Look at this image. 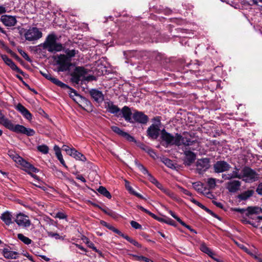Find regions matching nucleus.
<instances>
[{
    "label": "nucleus",
    "instance_id": "nucleus-37",
    "mask_svg": "<svg viewBox=\"0 0 262 262\" xmlns=\"http://www.w3.org/2000/svg\"><path fill=\"white\" fill-rule=\"evenodd\" d=\"M119 235L122 236L123 238L126 239L127 241H128L130 243L133 244L134 246H137L138 247H140V245L135 240L133 239V238H130L127 235H124L123 233H121V234H119Z\"/></svg>",
    "mask_w": 262,
    "mask_h": 262
},
{
    "label": "nucleus",
    "instance_id": "nucleus-54",
    "mask_svg": "<svg viewBox=\"0 0 262 262\" xmlns=\"http://www.w3.org/2000/svg\"><path fill=\"white\" fill-rule=\"evenodd\" d=\"M130 225L133 228H134L136 229L141 228V226L136 221H131Z\"/></svg>",
    "mask_w": 262,
    "mask_h": 262
},
{
    "label": "nucleus",
    "instance_id": "nucleus-7",
    "mask_svg": "<svg viewBox=\"0 0 262 262\" xmlns=\"http://www.w3.org/2000/svg\"><path fill=\"white\" fill-rule=\"evenodd\" d=\"M25 37L28 41H34L42 37L41 32L36 27L30 28L24 34Z\"/></svg>",
    "mask_w": 262,
    "mask_h": 262
},
{
    "label": "nucleus",
    "instance_id": "nucleus-24",
    "mask_svg": "<svg viewBox=\"0 0 262 262\" xmlns=\"http://www.w3.org/2000/svg\"><path fill=\"white\" fill-rule=\"evenodd\" d=\"M1 219L7 225H10L13 223L12 215L8 211L3 213L1 215Z\"/></svg>",
    "mask_w": 262,
    "mask_h": 262
},
{
    "label": "nucleus",
    "instance_id": "nucleus-4",
    "mask_svg": "<svg viewBox=\"0 0 262 262\" xmlns=\"http://www.w3.org/2000/svg\"><path fill=\"white\" fill-rule=\"evenodd\" d=\"M7 128L16 133L25 134L28 136H32L35 133L33 129L26 128L24 126L19 124L14 125L11 121Z\"/></svg>",
    "mask_w": 262,
    "mask_h": 262
},
{
    "label": "nucleus",
    "instance_id": "nucleus-25",
    "mask_svg": "<svg viewBox=\"0 0 262 262\" xmlns=\"http://www.w3.org/2000/svg\"><path fill=\"white\" fill-rule=\"evenodd\" d=\"M17 254V252L10 251L7 248L4 249L3 251V256L8 259H16Z\"/></svg>",
    "mask_w": 262,
    "mask_h": 262
},
{
    "label": "nucleus",
    "instance_id": "nucleus-3",
    "mask_svg": "<svg viewBox=\"0 0 262 262\" xmlns=\"http://www.w3.org/2000/svg\"><path fill=\"white\" fill-rule=\"evenodd\" d=\"M56 61L58 66V72L68 71L72 66L71 59L67 57L64 54L58 55Z\"/></svg>",
    "mask_w": 262,
    "mask_h": 262
},
{
    "label": "nucleus",
    "instance_id": "nucleus-5",
    "mask_svg": "<svg viewBox=\"0 0 262 262\" xmlns=\"http://www.w3.org/2000/svg\"><path fill=\"white\" fill-rule=\"evenodd\" d=\"M88 71L81 67H76L71 74V80L73 83L78 84L80 81H83L85 75L88 74Z\"/></svg>",
    "mask_w": 262,
    "mask_h": 262
},
{
    "label": "nucleus",
    "instance_id": "nucleus-58",
    "mask_svg": "<svg viewBox=\"0 0 262 262\" xmlns=\"http://www.w3.org/2000/svg\"><path fill=\"white\" fill-rule=\"evenodd\" d=\"M48 234L49 236L55 237L56 239H60L61 237L59 235V234L56 233H53L51 232H48Z\"/></svg>",
    "mask_w": 262,
    "mask_h": 262
},
{
    "label": "nucleus",
    "instance_id": "nucleus-56",
    "mask_svg": "<svg viewBox=\"0 0 262 262\" xmlns=\"http://www.w3.org/2000/svg\"><path fill=\"white\" fill-rule=\"evenodd\" d=\"M95 79V78L94 76L87 75H85L82 81H92Z\"/></svg>",
    "mask_w": 262,
    "mask_h": 262
},
{
    "label": "nucleus",
    "instance_id": "nucleus-22",
    "mask_svg": "<svg viewBox=\"0 0 262 262\" xmlns=\"http://www.w3.org/2000/svg\"><path fill=\"white\" fill-rule=\"evenodd\" d=\"M242 174L239 173V170L236 168L231 173L228 174H223L222 177L225 180H230L233 178H238L241 179Z\"/></svg>",
    "mask_w": 262,
    "mask_h": 262
},
{
    "label": "nucleus",
    "instance_id": "nucleus-15",
    "mask_svg": "<svg viewBox=\"0 0 262 262\" xmlns=\"http://www.w3.org/2000/svg\"><path fill=\"white\" fill-rule=\"evenodd\" d=\"M16 109L18 111H19L26 119H27L29 121H31L32 120V114L21 104L18 103L16 106Z\"/></svg>",
    "mask_w": 262,
    "mask_h": 262
},
{
    "label": "nucleus",
    "instance_id": "nucleus-62",
    "mask_svg": "<svg viewBox=\"0 0 262 262\" xmlns=\"http://www.w3.org/2000/svg\"><path fill=\"white\" fill-rule=\"evenodd\" d=\"M174 219H175L178 222H179L182 225H185V223L182 221L180 218H179L178 216H177L176 214L174 215H173L172 216Z\"/></svg>",
    "mask_w": 262,
    "mask_h": 262
},
{
    "label": "nucleus",
    "instance_id": "nucleus-12",
    "mask_svg": "<svg viewBox=\"0 0 262 262\" xmlns=\"http://www.w3.org/2000/svg\"><path fill=\"white\" fill-rule=\"evenodd\" d=\"M111 128L114 132H115L118 135L124 137L128 141H129L130 142H135L136 141L133 137L130 136L128 133L124 132L123 130H122L121 129H120L118 127H117L116 126H112L111 127Z\"/></svg>",
    "mask_w": 262,
    "mask_h": 262
},
{
    "label": "nucleus",
    "instance_id": "nucleus-39",
    "mask_svg": "<svg viewBox=\"0 0 262 262\" xmlns=\"http://www.w3.org/2000/svg\"><path fill=\"white\" fill-rule=\"evenodd\" d=\"M162 162L165 164V165H166L167 167L170 168H175V166L173 164L172 161L168 158H163Z\"/></svg>",
    "mask_w": 262,
    "mask_h": 262
},
{
    "label": "nucleus",
    "instance_id": "nucleus-9",
    "mask_svg": "<svg viewBox=\"0 0 262 262\" xmlns=\"http://www.w3.org/2000/svg\"><path fill=\"white\" fill-rule=\"evenodd\" d=\"M231 168L230 165L226 161H219L213 165L214 171L216 173H221L227 171Z\"/></svg>",
    "mask_w": 262,
    "mask_h": 262
},
{
    "label": "nucleus",
    "instance_id": "nucleus-38",
    "mask_svg": "<svg viewBox=\"0 0 262 262\" xmlns=\"http://www.w3.org/2000/svg\"><path fill=\"white\" fill-rule=\"evenodd\" d=\"M133 256L135 257V259L139 261L144 262H154L151 259H150L143 256H139L137 255H133Z\"/></svg>",
    "mask_w": 262,
    "mask_h": 262
},
{
    "label": "nucleus",
    "instance_id": "nucleus-10",
    "mask_svg": "<svg viewBox=\"0 0 262 262\" xmlns=\"http://www.w3.org/2000/svg\"><path fill=\"white\" fill-rule=\"evenodd\" d=\"M14 221L19 226L23 227H28L31 224L28 217L22 213L17 214Z\"/></svg>",
    "mask_w": 262,
    "mask_h": 262
},
{
    "label": "nucleus",
    "instance_id": "nucleus-27",
    "mask_svg": "<svg viewBox=\"0 0 262 262\" xmlns=\"http://www.w3.org/2000/svg\"><path fill=\"white\" fill-rule=\"evenodd\" d=\"M253 190H248L239 194L238 195V198L241 200H246L250 196H251L253 195Z\"/></svg>",
    "mask_w": 262,
    "mask_h": 262
},
{
    "label": "nucleus",
    "instance_id": "nucleus-49",
    "mask_svg": "<svg viewBox=\"0 0 262 262\" xmlns=\"http://www.w3.org/2000/svg\"><path fill=\"white\" fill-rule=\"evenodd\" d=\"M40 73L43 77H45L48 80H50L51 81H52L54 78V77H53L52 75L48 72L44 73L43 72H40Z\"/></svg>",
    "mask_w": 262,
    "mask_h": 262
},
{
    "label": "nucleus",
    "instance_id": "nucleus-52",
    "mask_svg": "<svg viewBox=\"0 0 262 262\" xmlns=\"http://www.w3.org/2000/svg\"><path fill=\"white\" fill-rule=\"evenodd\" d=\"M19 53L21 54V55L27 61H30L31 60L29 56L27 54L26 52L25 51H23V50H20L19 51Z\"/></svg>",
    "mask_w": 262,
    "mask_h": 262
},
{
    "label": "nucleus",
    "instance_id": "nucleus-20",
    "mask_svg": "<svg viewBox=\"0 0 262 262\" xmlns=\"http://www.w3.org/2000/svg\"><path fill=\"white\" fill-rule=\"evenodd\" d=\"M1 56L2 59L7 65L10 67L12 70L17 72H19V69L17 67L15 63L6 55H1Z\"/></svg>",
    "mask_w": 262,
    "mask_h": 262
},
{
    "label": "nucleus",
    "instance_id": "nucleus-57",
    "mask_svg": "<svg viewBox=\"0 0 262 262\" xmlns=\"http://www.w3.org/2000/svg\"><path fill=\"white\" fill-rule=\"evenodd\" d=\"M68 89L70 90L69 95L71 98H73L74 96H78V94L77 93V92L75 90H74V89H73L70 87Z\"/></svg>",
    "mask_w": 262,
    "mask_h": 262
},
{
    "label": "nucleus",
    "instance_id": "nucleus-35",
    "mask_svg": "<svg viewBox=\"0 0 262 262\" xmlns=\"http://www.w3.org/2000/svg\"><path fill=\"white\" fill-rule=\"evenodd\" d=\"M51 82L61 88H63V89L69 88V86H68L67 84L63 83L62 82H61V81L59 80L58 79H57L55 77L53 78V79H52Z\"/></svg>",
    "mask_w": 262,
    "mask_h": 262
},
{
    "label": "nucleus",
    "instance_id": "nucleus-19",
    "mask_svg": "<svg viewBox=\"0 0 262 262\" xmlns=\"http://www.w3.org/2000/svg\"><path fill=\"white\" fill-rule=\"evenodd\" d=\"M122 115V117L124 118V119L128 122H132V112L130 108L126 106H124L121 110V112L119 113V114L118 115V116L121 115Z\"/></svg>",
    "mask_w": 262,
    "mask_h": 262
},
{
    "label": "nucleus",
    "instance_id": "nucleus-60",
    "mask_svg": "<svg viewBox=\"0 0 262 262\" xmlns=\"http://www.w3.org/2000/svg\"><path fill=\"white\" fill-rule=\"evenodd\" d=\"M243 222L245 224H250L252 226H253V227H257L259 224H258V222H257V223H253V222H252L250 221H248V220H244L243 221Z\"/></svg>",
    "mask_w": 262,
    "mask_h": 262
},
{
    "label": "nucleus",
    "instance_id": "nucleus-16",
    "mask_svg": "<svg viewBox=\"0 0 262 262\" xmlns=\"http://www.w3.org/2000/svg\"><path fill=\"white\" fill-rule=\"evenodd\" d=\"M90 94L91 97L97 102L100 103L103 101L104 99V96L102 93L96 89H92L90 91Z\"/></svg>",
    "mask_w": 262,
    "mask_h": 262
},
{
    "label": "nucleus",
    "instance_id": "nucleus-34",
    "mask_svg": "<svg viewBox=\"0 0 262 262\" xmlns=\"http://www.w3.org/2000/svg\"><path fill=\"white\" fill-rule=\"evenodd\" d=\"M101 224L104 226H105L106 227H107L108 229H109L110 230L113 231L114 232L117 233V234L119 235V234H121V232L120 231H119V230H118L117 229L115 228L114 226H113L112 225H110V224H107L106 222H105V221H101Z\"/></svg>",
    "mask_w": 262,
    "mask_h": 262
},
{
    "label": "nucleus",
    "instance_id": "nucleus-47",
    "mask_svg": "<svg viewBox=\"0 0 262 262\" xmlns=\"http://www.w3.org/2000/svg\"><path fill=\"white\" fill-rule=\"evenodd\" d=\"M189 200L191 202H192L194 204L196 205L200 208L203 209L204 210H205V208H206L205 206H204L201 203L199 202L198 201H197L196 200H195V199H194L192 198H190Z\"/></svg>",
    "mask_w": 262,
    "mask_h": 262
},
{
    "label": "nucleus",
    "instance_id": "nucleus-33",
    "mask_svg": "<svg viewBox=\"0 0 262 262\" xmlns=\"http://www.w3.org/2000/svg\"><path fill=\"white\" fill-rule=\"evenodd\" d=\"M262 213V207H248V213L249 214H258Z\"/></svg>",
    "mask_w": 262,
    "mask_h": 262
},
{
    "label": "nucleus",
    "instance_id": "nucleus-1",
    "mask_svg": "<svg viewBox=\"0 0 262 262\" xmlns=\"http://www.w3.org/2000/svg\"><path fill=\"white\" fill-rule=\"evenodd\" d=\"M161 138L168 145H174L178 146L184 145L187 146L195 143L198 144L195 141L191 139L190 136L188 134L185 135L184 136L178 134L173 136L166 132L165 129H163L161 132Z\"/></svg>",
    "mask_w": 262,
    "mask_h": 262
},
{
    "label": "nucleus",
    "instance_id": "nucleus-46",
    "mask_svg": "<svg viewBox=\"0 0 262 262\" xmlns=\"http://www.w3.org/2000/svg\"><path fill=\"white\" fill-rule=\"evenodd\" d=\"M136 165L138 166V168L142 172V173L144 174H148V171L147 169L144 167L143 165L140 163H138L136 162Z\"/></svg>",
    "mask_w": 262,
    "mask_h": 262
},
{
    "label": "nucleus",
    "instance_id": "nucleus-63",
    "mask_svg": "<svg viewBox=\"0 0 262 262\" xmlns=\"http://www.w3.org/2000/svg\"><path fill=\"white\" fill-rule=\"evenodd\" d=\"M23 255H24L25 256L27 257L30 260H31V261H34V260H33V257L32 255H30L29 254V253L28 252H25L23 254Z\"/></svg>",
    "mask_w": 262,
    "mask_h": 262
},
{
    "label": "nucleus",
    "instance_id": "nucleus-29",
    "mask_svg": "<svg viewBox=\"0 0 262 262\" xmlns=\"http://www.w3.org/2000/svg\"><path fill=\"white\" fill-rule=\"evenodd\" d=\"M71 156L73 157L76 160H81L82 161H85L86 160V158L84 157V156L80 152L77 151L75 148L74 150H73Z\"/></svg>",
    "mask_w": 262,
    "mask_h": 262
},
{
    "label": "nucleus",
    "instance_id": "nucleus-14",
    "mask_svg": "<svg viewBox=\"0 0 262 262\" xmlns=\"http://www.w3.org/2000/svg\"><path fill=\"white\" fill-rule=\"evenodd\" d=\"M18 164L21 165L23 167L24 169L29 174H31L32 172L36 173L38 171V170L36 168L34 167L32 165L23 158L21 159Z\"/></svg>",
    "mask_w": 262,
    "mask_h": 262
},
{
    "label": "nucleus",
    "instance_id": "nucleus-41",
    "mask_svg": "<svg viewBox=\"0 0 262 262\" xmlns=\"http://www.w3.org/2000/svg\"><path fill=\"white\" fill-rule=\"evenodd\" d=\"M38 150L44 154H47L49 152V148L46 145H39L37 147Z\"/></svg>",
    "mask_w": 262,
    "mask_h": 262
},
{
    "label": "nucleus",
    "instance_id": "nucleus-13",
    "mask_svg": "<svg viewBox=\"0 0 262 262\" xmlns=\"http://www.w3.org/2000/svg\"><path fill=\"white\" fill-rule=\"evenodd\" d=\"M1 20L7 27L14 26L17 23L15 17L11 15H3L1 17Z\"/></svg>",
    "mask_w": 262,
    "mask_h": 262
},
{
    "label": "nucleus",
    "instance_id": "nucleus-64",
    "mask_svg": "<svg viewBox=\"0 0 262 262\" xmlns=\"http://www.w3.org/2000/svg\"><path fill=\"white\" fill-rule=\"evenodd\" d=\"M256 191L258 194H262V182L258 186Z\"/></svg>",
    "mask_w": 262,
    "mask_h": 262
},
{
    "label": "nucleus",
    "instance_id": "nucleus-50",
    "mask_svg": "<svg viewBox=\"0 0 262 262\" xmlns=\"http://www.w3.org/2000/svg\"><path fill=\"white\" fill-rule=\"evenodd\" d=\"M157 219L159 221H163L168 224H169V225H172V226H175V224L174 223V221L173 220H172L171 219H168L167 220H163V219H158L157 218Z\"/></svg>",
    "mask_w": 262,
    "mask_h": 262
},
{
    "label": "nucleus",
    "instance_id": "nucleus-48",
    "mask_svg": "<svg viewBox=\"0 0 262 262\" xmlns=\"http://www.w3.org/2000/svg\"><path fill=\"white\" fill-rule=\"evenodd\" d=\"M58 160L60 161L61 164L65 167L67 168V166L65 163V162L63 159L61 153H58V155H56Z\"/></svg>",
    "mask_w": 262,
    "mask_h": 262
},
{
    "label": "nucleus",
    "instance_id": "nucleus-42",
    "mask_svg": "<svg viewBox=\"0 0 262 262\" xmlns=\"http://www.w3.org/2000/svg\"><path fill=\"white\" fill-rule=\"evenodd\" d=\"M192 186L193 188L198 192H202L203 188V184L201 182L193 183Z\"/></svg>",
    "mask_w": 262,
    "mask_h": 262
},
{
    "label": "nucleus",
    "instance_id": "nucleus-26",
    "mask_svg": "<svg viewBox=\"0 0 262 262\" xmlns=\"http://www.w3.org/2000/svg\"><path fill=\"white\" fill-rule=\"evenodd\" d=\"M184 154L186 157V163H187L188 165H190L194 161L195 155L193 152L190 150H186L184 152Z\"/></svg>",
    "mask_w": 262,
    "mask_h": 262
},
{
    "label": "nucleus",
    "instance_id": "nucleus-40",
    "mask_svg": "<svg viewBox=\"0 0 262 262\" xmlns=\"http://www.w3.org/2000/svg\"><path fill=\"white\" fill-rule=\"evenodd\" d=\"M207 184L210 188H213L216 185V179L214 178H209L207 181Z\"/></svg>",
    "mask_w": 262,
    "mask_h": 262
},
{
    "label": "nucleus",
    "instance_id": "nucleus-30",
    "mask_svg": "<svg viewBox=\"0 0 262 262\" xmlns=\"http://www.w3.org/2000/svg\"><path fill=\"white\" fill-rule=\"evenodd\" d=\"M62 50L66 54L65 55L71 59V58L74 57L78 53V51L75 49H63Z\"/></svg>",
    "mask_w": 262,
    "mask_h": 262
},
{
    "label": "nucleus",
    "instance_id": "nucleus-11",
    "mask_svg": "<svg viewBox=\"0 0 262 262\" xmlns=\"http://www.w3.org/2000/svg\"><path fill=\"white\" fill-rule=\"evenodd\" d=\"M209 160L208 158L199 159L196 163V169L199 173L205 171L209 168Z\"/></svg>",
    "mask_w": 262,
    "mask_h": 262
},
{
    "label": "nucleus",
    "instance_id": "nucleus-36",
    "mask_svg": "<svg viewBox=\"0 0 262 262\" xmlns=\"http://www.w3.org/2000/svg\"><path fill=\"white\" fill-rule=\"evenodd\" d=\"M18 238L26 245L31 244L32 241L28 237L24 236L23 234L19 233L17 235Z\"/></svg>",
    "mask_w": 262,
    "mask_h": 262
},
{
    "label": "nucleus",
    "instance_id": "nucleus-6",
    "mask_svg": "<svg viewBox=\"0 0 262 262\" xmlns=\"http://www.w3.org/2000/svg\"><path fill=\"white\" fill-rule=\"evenodd\" d=\"M154 120L155 121V123L148 127L147 130V135L150 138L152 139H156L159 135L161 122L160 120L158 118H154Z\"/></svg>",
    "mask_w": 262,
    "mask_h": 262
},
{
    "label": "nucleus",
    "instance_id": "nucleus-43",
    "mask_svg": "<svg viewBox=\"0 0 262 262\" xmlns=\"http://www.w3.org/2000/svg\"><path fill=\"white\" fill-rule=\"evenodd\" d=\"M62 149L64 151H65L67 154L71 156V155L72 154L73 150H74V148H70L67 145H63L62 147Z\"/></svg>",
    "mask_w": 262,
    "mask_h": 262
},
{
    "label": "nucleus",
    "instance_id": "nucleus-51",
    "mask_svg": "<svg viewBox=\"0 0 262 262\" xmlns=\"http://www.w3.org/2000/svg\"><path fill=\"white\" fill-rule=\"evenodd\" d=\"M234 210L237 211V212H239L241 213L245 214L247 216H249V215L251 214L248 213V208L246 209H240V208H235V209H234Z\"/></svg>",
    "mask_w": 262,
    "mask_h": 262
},
{
    "label": "nucleus",
    "instance_id": "nucleus-28",
    "mask_svg": "<svg viewBox=\"0 0 262 262\" xmlns=\"http://www.w3.org/2000/svg\"><path fill=\"white\" fill-rule=\"evenodd\" d=\"M159 189L161 190L164 193H165L166 195L169 196V197L171 198H174L175 195L174 194L171 192L170 190H169L168 189H167L163 186V185L159 183L157 184V186Z\"/></svg>",
    "mask_w": 262,
    "mask_h": 262
},
{
    "label": "nucleus",
    "instance_id": "nucleus-21",
    "mask_svg": "<svg viewBox=\"0 0 262 262\" xmlns=\"http://www.w3.org/2000/svg\"><path fill=\"white\" fill-rule=\"evenodd\" d=\"M105 108L111 113L116 114L120 112V108L112 101L105 103Z\"/></svg>",
    "mask_w": 262,
    "mask_h": 262
},
{
    "label": "nucleus",
    "instance_id": "nucleus-2",
    "mask_svg": "<svg viewBox=\"0 0 262 262\" xmlns=\"http://www.w3.org/2000/svg\"><path fill=\"white\" fill-rule=\"evenodd\" d=\"M42 47L49 52L55 53L62 50V45L56 42V37L54 34L49 35L42 44Z\"/></svg>",
    "mask_w": 262,
    "mask_h": 262
},
{
    "label": "nucleus",
    "instance_id": "nucleus-45",
    "mask_svg": "<svg viewBox=\"0 0 262 262\" xmlns=\"http://www.w3.org/2000/svg\"><path fill=\"white\" fill-rule=\"evenodd\" d=\"M136 165L138 166V168L142 172V173L144 174H148V171L147 169L144 167L143 165L140 163H138L136 162Z\"/></svg>",
    "mask_w": 262,
    "mask_h": 262
},
{
    "label": "nucleus",
    "instance_id": "nucleus-18",
    "mask_svg": "<svg viewBox=\"0 0 262 262\" xmlns=\"http://www.w3.org/2000/svg\"><path fill=\"white\" fill-rule=\"evenodd\" d=\"M135 121L142 124H145L148 121V117L146 115L140 112H136L133 116Z\"/></svg>",
    "mask_w": 262,
    "mask_h": 262
},
{
    "label": "nucleus",
    "instance_id": "nucleus-23",
    "mask_svg": "<svg viewBox=\"0 0 262 262\" xmlns=\"http://www.w3.org/2000/svg\"><path fill=\"white\" fill-rule=\"evenodd\" d=\"M200 250L204 253L208 254L210 257H211L212 259H213L216 261L223 262L222 261L220 260L219 259L216 258L213 256L214 255V254L211 250V249H210L206 245H205L204 244H202L200 246Z\"/></svg>",
    "mask_w": 262,
    "mask_h": 262
},
{
    "label": "nucleus",
    "instance_id": "nucleus-55",
    "mask_svg": "<svg viewBox=\"0 0 262 262\" xmlns=\"http://www.w3.org/2000/svg\"><path fill=\"white\" fill-rule=\"evenodd\" d=\"M149 177V180L150 182H151L153 184H155L156 186H157V184H159L160 183L155 178H154L149 172L148 174H147Z\"/></svg>",
    "mask_w": 262,
    "mask_h": 262
},
{
    "label": "nucleus",
    "instance_id": "nucleus-8",
    "mask_svg": "<svg viewBox=\"0 0 262 262\" xmlns=\"http://www.w3.org/2000/svg\"><path fill=\"white\" fill-rule=\"evenodd\" d=\"M258 174L250 168L246 167L243 170L242 179L246 182L251 183L256 181Z\"/></svg>",
    "mask_w": 262,
    "mask_h": 262
},
{
    "label": "nucleus",
    "instance_id": "nucleus-59",
    "mask_svg": "<svg viewBox=\"0 0 262 262\" xmlns=\"http://www.w3.org/2000/svg\"><path fill=\"white\" fill-rule=\"evenodd\" d=\"M147 151L149 154L150 156L153 158L154 159H155L157 157L156 154L152 149L148 148Z\"/></svg>",
    "mask_w": 262,
    "mask_h": 262
},
{
    "label": "nucleus",
    "instance_id": "nucleus-53",
    "mask_svg": "<svg viewBox=\"0 0 262 262\" xmlns=\"http://www.w3.org/2000/svg\"><path fill=\"white\" fill-rule=\"evenodd\" d=\"M179 188L180 190V191L181 192H182L185 195L189 196H191V195H192L190 191H189L188 190H187V189H185L184 188L180 187V186L179 187Z\"/></svg>",
    "mask_w": 262,
    "mask_h": 262
},
{
    "label": "nucleus",
    "instance_id": "nucleus-44",
    "mask_svg": "<svg viewBox=\"0 0 262 262\" xmlns=\"http://www.w3.org/2000/svg\"><path fill=\"white\" fill-rule=\"evenodd\" d=\"M55 218H58L59 219H67V215L63 212H58L54 216Z\"/></svg>",
    "mask_w": 262,
    "mask_h": 262
},
{
    "label": "nucleus",
    "instance_id": "nucleus-31",
    "mask_svg": "<svg viewBox=\"0 0 262 262\" xmlns=\"http://www.w3.org/2000/svg\"><path fill=\"white\" fill-rule=\"evenodd\" d=\"M99 193L106 197L108 199H111L112 196L111 193L107 190L103 186H100L97 189Z\"/></svg>",
    "mask_w": 262,
    "mask_h": 262
},
{
    "label": "nucleus",
    "instance_id": "nucleus-17",
    "mask_svg": "<svg viewBox=\"0 0 262 262\" xmlns=\"http://www.w3.org/2000/svg\"><path fill=\"white\" fill-rule=\"evenodd\" d=\"M241 182L237 180H232L227 184V188L231 192L237 191L240 188Z\"/></svg>",
    "mask_w": 262,
    "mask_h": 262
},
{
    "label": "nucleus",
    "instance_id": "nucleus-61",
    "mask_svg": "<svg viewBox=\"0 0 262 262\" xmlns=\"http://www.w3.org/2000/svg\"><path fill=\"white\" fill-rule=\"evenodd\" d=\"M143 211L147 213L148 214H149L150 216L152 217L153 218L157 219V217L156 215L155 214H154V213H151V212H150L149 211H148V210L144 209Z\"/></svg>",
    "mask_w": 262,
    "mask_h": 262
},
{
    "label": "nucleus",
    "instance_id": "nucleus-32",
    "mask_svg": "<svg viewBox=\"0 0 262 262\" xmlns=\"http://www.w3.org/2000/svg\"><path fill=\"white\" fill-rule=\"evenodd\" d=\"M8 156L14 160L16 163H18L22 158L19 156L16 153L12 150H9L8 152Z\"/></svg>",
    "mask_w": 262,
    "mask_h": 262
}]
</instances>
